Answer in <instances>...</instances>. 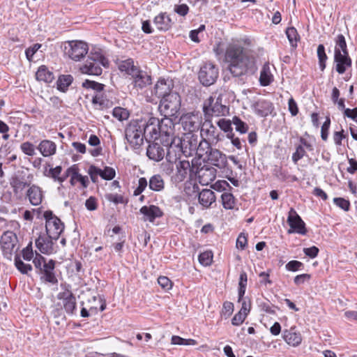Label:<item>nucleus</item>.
Segmentation results:
<instances>
[{
  "instance_id": "57",
  "label": "nucleus",
  "mask_w": 357,
  "mask_h": 357,
  "mask_svg": "<svg viewBox=\"0 0 357 357\" xmlns=\"http://www.w3.org/2000/svg\"><path fill=\"white\" fill-rule=\"evenodd\" d=\"M333 202L337 206H338L340 208H341L344 211H349V206H350L349 201H347L343 198H341V197H337V198H334Z\"/></svg>"
},
{
  "instance_id": "8",
  "label": "nucleus",
  "mask_w": 357,
  "mask_h": 357,
  "mask_svg": "<svg viewBox=\"0 0 357 357\" xmlns=\"http://www.w3.org/2000/svg\"><path fill=\"white\" fill-rule=\"evenodd\" d=\"M100 64L105 67L108 66V60L102 55L96 53L90 56L86 63L80 68L82 73L90 75H100L102 73V68Z\"/></svg>"
},
{
  "instance_id": "3",
  "label": "nucleus",
  "mask_w": 357,
  "mask_h": 357,
  "mask_svg": "<svg viewBox=\"0 0 357 357\" xmlns=\"http://www.w3.org/2000/svg\"><path fill=\"white\" fill-rule=\"evenodd\" d=\"M144 126L143 120H136L130 121L126 128V138L134 149H138L143 144L144 137Z\"/></svg>"
},
{
  "instance_id": "15",
  "label": "nucleus",
  "mask_w": 357,
  "mask_h": 357,
  "mask_svg": "<svg viewBox=\"0 0 357 357\" xmlns=\"http://www.w3.org/2000/svg\"><path fill=\"white\" fill-rule=\"evenodd\" d=\"M287 222L296 232L300 234H306L307 230L304 222L293 208H291L289 211Z\"/></svg>"
},
{
  "instance_id": "43",
  "label": "nucleus",
  "mask_w": 357,
  "mask_h": 357,
  "mask_svg": "<svg viewBox=\"0 0 357 357\" xmlns=\"http://www.w3.org/2000/svg\"><path fill=\"white\" fill-rule=\"evenodd\" d=\"M229 120L221 119L217 122L218 127L226 134L227 137H232L233 129Z\"/></svg>"
},
{
  "instance_id": "42",
  "label": "nucleus",
  "mask_w": 357,
  "mask_h": 357,
  "mask_svg": "<svg viewBox=\"0 0 357 357\" xmlns=\"http://www.w3.org/2000/svg\"><path fill=\"white\" fill-rule=\"evenodd\" d=\"M222 204L225 209H233L235 206V198L229 192H225L221 195Z\"/></svg>"
},
{
  "instance_id": "52",
  "label": "nucleus",
  "mask_w": 357,
  "mask_h": 357,
  "mask_svg": "<svg viewBox=\"0 0 357 357\" xmlns=\"http://www.w3.org/2000/svg\"><path fill=\"white\" fill-rule=\"evenodd\" d=\"M62 168L61 166H57L54 168H51L49 171V176H50L54 181H59L62 183L65 181V178L60 177Z\"/></svg>"
},
{
  "instance_id": "13",
  "label": "nucleus",
  "mask_w": 357,
  "mask_h": 357,
  "mask_svg": "<svg viewBox=\"0 0 357 357\" xmlns=\"http://www.w3.org/2000/svg\"><path fill=\"white\" fill-rule=\"evenodd\" d=\"M143 121L146 122L143 127V132L146 139L158 140L160 137L159 119L151 116Z\"/></svg>"
},
{
  "instance_id": "26",
  "label": "nucleus",
  "mask_w": 357,
  "mask_h": 357,
  "mask_svg": "<svg viewBox=\"0 0 357 357\" xmlns=\"http://www.w3.org/2000/svg\"><path fill=\"white\" fill-rule=\"evenodd\" d=\"M171 93H172V92H171V82L167 83L166 80L162 79L158 80L155 84L153 94L158 98H163V97L167 96V94Z\"/></svg>"
},
{
  "instance_id": "55",
  "label": "nucleus",
  "mask_w": 357,
  "mask_h": 357,
  "mask_svg": "<svg viewBox=\"0 0 357 357\" xmlns=\"http://www.w3.org/2000/svg\"><path fill=\"white\" fill-rule=\"evenodd\" d=\"M158 282L159 285L165 290H169L172 287L171 280L165 276H160L158 278Z\"/></svg>"
},
{
  "instance_id": "51",
  "label": "nucleus",
  "mask_w": 357,
  "mask_h": 357,
  "mask_svg": "<svg viewBox=\"0 0 357 357\" xmlns=\"http://www.w3.org/2000/svg\"><path fill=\"white\" fill-rule=\"evenodd\" d=\"M213 260V253L211 251H206L199 255V263L205 266L211 265Z\"/></svg>"
},
{
  "instance_id": "64",
  "label": "nucleus",
  "mask_w": 357,
  "mask_h": 357,
  "mask_svg": "<svg viewBox=\"0 0 357 357\" xmlns=\"http://www.w3.org/2000/svg\"><path fill=\"white\" fill-rule=\"evenodd\" d=\"M41 47L40 44L36 43L34 44L32 47L28 48L25 51L26 56L29 61H31L34 54L38 50V49Z\"/></svg>"
},
{
  "instance_id": "27",
  "label": "nucleus",
  "mask_w": 357,
  "mask_h": 357,
  "mask_svg": "<svg viewBox=\"0 0 357 357\" xmlns=\"http://www.w3.org/2000/svg\"><path fill=\"white\" fill-rule=\"evenodd\" d=\"M133 77L134 86L137 89H143L151 82V76L146 72L137 70V73L132 76Z\"/></svg>"
},
{
  "instance_id": "34",
  "label": "nucleus",
  "mask_w": 357,
  "mask_h": 357,
  "mask_svg": "<svg viewBox=\"0 0 357 357\" xmlns=\"http://www.w3.org/2000/svg\"><path fill=\"white\" fill-rule=\"evenodd\" d=\"M119 69L121 72H125L131 76L135 75L137 73V70H139L137 67L134 65V61L131 59L121 61L119 64Z\"/></svg>"
},
{
  "instance_id": "62",
  "label": "nucleus",
  "mask_w": 357,
  "mask_h": 357,
  "mask_svg": "<svg viewBox=\"0 0 357 357\" xmlns=\"http://www.w3.org/2000/svg\"><path fill=\"white\" fill-rule=\"evenodd\" d=\"M105 197L108 201L114 202V204H122L124 202L123 197L118 194H107Z\"/></svg>"
},
{
  "instance_id": "2",
  "label": "nucleus",
  "mask_w": 357,
  "mask_h": 357,
  "mask_svg": "<svg viewBox=\"0 0 357 357\" xmlns=\"http://www.w3.org/2000/svg\"><path fill=\"white\" fill-rule=\"evenodd\" d=\"M159 127L160 141L165 147L170 146V148H172L173 145L176 144V142H181L179 137H174V123L172 119L165 116L159 119Z\"/></svg>"
},
{
  "instance_id": "59",
  "label": "nucleus",
  "mask_w": 357,
  "mask_h": 357,
  "mask_svg": "<svg viewBox=\"0 0 357 357\" xmlns=\"http://www.w3.org/2000/svg\"><path fill=\"white\" fill-rule=\"evenodd\" d=\"M246 317H247V315L245 314V313H243V312L239 311L232 318L231 324L234 326H239V325H241L244 321V320L245 319Z\"/></svg>"
},
{
  "instance_id": "24",
  "label": "nucleus",
  "mask_w": 357,
  "mask_h": 357,
  "mask_svg": "<svg viewBox=\"0 0 357 357\" xmlns=\"http://www.w3.org/2000/svg\"><path fill=\"white\" fill-rule=\"evenodd\" d=\"M216 169L213 167H202L198 172L199 181L202 185H208L216 178Z\"/></svg>"
},
{
  "instance_id": "50",
  "label": "nucleus",
  "mask_w": 357,
  "mask_h": 357,
  "mask_svg": "<svg viewBox=\"0 0 357 357\" xmlns=\"http://www.w3.org/2000/svg\"><path fill=\"white\" fill-rule=\"evenodd\" d=\"M112 114L119 121L126 120L129 116L128 112L126 109L119 107H116L113 109Z\"/></svg>"
},
{
  "instance_id": "48",
  "label": "nucleus",
  "mask_w": 357,
  "mask_h": 357,
  "mask_svg": "<svg viewBox=\"0 0 357 357\" xmlns=\"http://www.w3.org/2000/svg\"><path fill=\"white\" fill-rule=\"evenodd\" d=\"M232 123L236 126V130L241 134H244L248 130V125L237 116L233 118Z\"/></svg>"
},
{
  "instance_id": "56",
  "label": "nucleus",
  "mask_w": 357,
  "mask_h": 357,
  "mask_svg": "<svg viewBox=\"0 0 357 357\" xmlns=\"http://www.w3.org/2000/svg\"><path fill=\"white\" fill-rule=\"evenodd\" d=\"M331 124L330 119L326 118V121L323 123L321 128V137L324 141H326L328 139V132Z\"/></svg>"
},
{
  "instance_id": "58",
  "label": "nucleus",
  "mask_w": 357,
  "mask_h": 357,
  "mask_svg": "<svg viewBox=\"0 0 357 357\" xmlns=\"http://www.w3.org/2000/svg\"><path fill=\"white\" fill-rule=\"evenodd\" d=\"M88 173L90 175L92 181L96 182L97 178H98V176L99 175L101 176V169H100L94 165H91L89 168Z\"/></svg>"
},
{
  "instance_id": "63",
  "label": "nucleus",
  "mask_w": 357,
  "mask_h": 357,
  "mask_svg": "<svg viewBox=\"0 0 357 357\" xmlns=\"http://www.w3.org/2000/svg\"><path fill=\"white\" fill-rule=\"evenodd\" d=\"M233 311L234 304L231 302L225 301L223 303L222 313L227 317H229L232 314Z\"/></svg>"
},
{
  "instance_id": "14",
  "label": "nucleus",
  "mask_w": 357,
  "mask_h": 357,
  "mask_svg": "<svg viewBox=\"0 0 357 357\" xmlns=\"http://www.w3.org/2000/svg\"><path fill=\"white\" fill-rule=\"evenodd\" d=\"M200 129L201 136L206 137L205 139H208V140L212 141V143L214 142L217 143L220 140V132L211 121L206 120L202 123Z\"/></svg>"
},
{
  "instance_id": "61",
  "label": "nucleus",
  "mask_w": 357,
  "mask_h": 357,
  "mask_svg": "<svg viewBox=\"0 0 357 357\" xmlns=\"http://www.w3.org/2000/svg\"><path fill=\"white\" fill-rule=\"evenodd\" d=\"M302 266H303V264L301 261L296 260L290 261L286 264V268L289 271H298Z\"/></svg>"
},
{
  "instance_id": "19",
  "label": "nucleus",
  "mask_w": 357,
  "mask_h": 357,
  "mask_svg": "<svg viewBox=\"0 0 357 357\" xmlns=\"http://www.w3.org/2000/svg\"><path fill=\"white\" fill-rule=\"evenodd\" d=\"M139 212L143 215L142 219L144 221H149L151 222H153L155 218L162 215L160 208L155 205L144 206L140 208Z\"/></svg>"
},
{
  "instance_id": "37",
  "label": "nucleus",
  "mask_w": 357,
  "mask_h": 357,
  "mask_svg": "<svg viewBox=\"0 0 357 357\" xmlns=\"http://www.w3.org/2000/svg\"><path fill=\"white\" fill-rule=\"evenodd\" d=\"M149 187L151 190L160 192L165 188V181L160 174L151 176L149 181Z\"/></svg>"
},
{
  "instance_id": "38",
  "label": "nucleus",
  "mask_w": 357,
  "mask_h": 357,
  "mask_svg": "<svg viewBox=\"0 0 357 357\" xmlns=\"http://www.w3.org/2000/svg\"><path fill=\"white\" fill-rule=\"evenodd\" d=\"M259 81L262 86H268L273 81V75L268 63H265L263 66L260 73Z\"/></svg>"
},
{
  "instance_id": "53",
  "label": "nucleus",
  "mask_w": 357,
  "mask_h": 357,
  "mask_svg": "<svg viewBox=\"0 0 357 357\" xmlns=\"http://www.w3.org/2000/svg\"><path fill=\"white\" fill-rule=\"evenodd\" d=\"M20 148L22 151L29 156H33L36 154L34 145L31 142H26L22 143L20 145Z\"/></svg>"
},
{
  "instance_id": "39",
  "label": "nucleus",
  "mask_w": 357,
  "mask_h": 357,
  "mask_svg": "<svg viewBox=\"0 0 357 357\" xmlns=\"http://www.w3.org/2000/svg\"><path fill=\"white\" fill-rule=\"evenodd\" d=\"M177 177L183 181L190 169V164L188 160H181L176 164Z\"/></svg>"
},
{
  "instance_id": "44",
  "label": "nucleus",
  "mask_w": 357,
  "mask_h": 357,
  "mask_svg": "<svg viewBox=\"0 0 357 357\" xmlns=\"http://www.w3.org/2000/svg\"><path fill=\"white\" fill-rule=\"evenodd\" d=\"M317 56L320 70L324 71L326 68V61L328 57L325 52V47L322 44L319 45L317 47Z\"/></svg>"
},
{
  "instance_id": "35",
  "label": "nucleus",
  "mask_w": 357,
  "mask_h": 357,
  "mask_svg": "<svg viewBox=\"0 0 357 357\" xmlns=\"http://www.w3.org/2000/svg\"><path fill=\"white\" fill-rule=\"evenodd\" d=\"M36 77L38 81H42L45 83H50L54 79L53 73L45 66L39 67L36 73Z\"/></svg>"
},
{
  "instance_id": "60",
  "label": "nucleus",
  "mask_w": 357,
  "mask_h": 357,
  "mask_svg": "<svg viewBox=\"0 0 357 357\" xmlns=\"http://www.w3.org/2000/svg\"><path fill=\"white\" fill-rule=\"evenodd\" d=\"M305 153V151L303 146L302 145L298 146L292 155V160L294 163H296L300 159H301L304 156Z\"/></svg>"
},
{
  "instance_id": "33",
  "label": "nucleus",
  "mask_w": 357,
  "mask_h": 357,
  "mask_svg": "<svg viewBox=\"0 0 357 357\" xmlns=\"http://www.w3.org/2000/svg\"><path fill=\"white\" fill-rule=\"evenodd\" d=\"M53 239L46 238L43 236H39L36 240V245L38 249L43 254H49L53 250Z\"/></svg>"
},
{
  "instance_id": "4",
  "label": "nucleus",
  "mask_w": 357,
  "mask_h": 357,
  "mask_svg": "<svg viewBox=\"0 0 357 357\" xmlns=\"http://www.w3.org/2000/svg\"><path fill=\"white\" fill-rule=\"evenodd\" d=\"M33 180V175L29 173L28 171L21 170L16 172L9 181L13 194L20 197L24 189L30 187Z\"/></svg>"
},
{
  "instance_id": "28",
  "label": "nucleus",
  "mask_w": 357,
  "mask_h": 357,
  "mask_svg": "<svg viewBox=\"0 0 357 357\" xmlns=\"http://www.w3.org/2000/svg\"><path fill=\"white\" fill-rule=\"evenodd\" d=\"M154 25L158 30L167 31L172 26L173 22L169 15L165 13H160L154 18Z\"/></svg>"
},
{
  "instance_id": "29",
  "label": "nucleus",
  "mask_w": 357,
  "mask_h": 357,
  "mask_svg": "<svg viewBox=\"0 0 357 357\" xmlns=\"http://www.w3.org/2000/svg\"><path fill=\"white\" fill-rule=\"evenodd\" d=\"M199 202L205 208H208L215 202L216 197L214 192L209 189H204L199 193Z\"/></svg>"
},
{
  "instance_id": "25",
  "label": "nucleus",
  "mask_w": 357,
  "mask_h": 357,
  "mask_svg": "<svg viewBox=\"0 0 357 357\" xmlns=\"http://www.w3.org/2000/svg\"><path fill=\"white\" fill-rule=\"evenodd\" d=\"M59 298L63 299V307L66 312L73 314L76 308V298L73 294L70 291L63 292L59 294Z\"/></svg>"
},
{
  "instance_id": "6",
  "label": "nucleus",
  "mask_w": 357,
  "mask_h": 357,
  "mask_svg": "<svg viewBox=\"0 0 357 357\" xmlns=\"http://www.w3.org/2000/svg\"><path fill=\"white\" fill-rule=\"evenodd\" d=\"M43 216L46 222L45 229L48 238L57 240L64 229L63 224L51 211H46Z\"/></svg>"
},
{
  "instance_id": "46",
  "label": "nucleus",
  "mask_w": 357,
  "mask_h": 357,
  "mask_svg": "<svg viewBox=\"0 0 357 357\" xmlns=\"http://www.w3.org/2000/svg\"><path fill=\"white\" fill-rule=\"evenodd\" d=\"M15 265L17 270L22 274L27 273L32 269L31 266L28 264H24L19 256H16L15 258Z\"/></svg>"
},
{
  "instance_id": "36",
  "label": "nucleus",
  "mask_w": 357,
  "mask_h": 357,
  "mask_svg": "<svg viewBox=\"0 0 357 357\" xmlns=\"http://www.w3.org/2000/svg\"><path fill=\"white\" fill-rule=\"evenodd\" d=\"M211 149V144L206 139H202L198 142L197 149L195 153L199 158H203L205 160L206 155L208 154Z\"/></svg>"
},
{
  "instance_id": "32",
  "label": "nucleus",
  "mask_w": 357,
  "mask_h": 357,
  "mask_svg": "<svg viewBox=\"0 0 357 357\" xmlns=\"http://www.w3.org/2000/svg\"><path fill=\"white\" fill-rule=\"evenodd\" d=\"M92 104L95 109L102 110L112 106V102L107 100L102 94L97 93L93 96Z\"/></svg>"
},
{
  "instance_id": "11",
  "label": "nucleus",
  "mask_w": 357,
  "mask_h": 357,
  "mask_svg": "<svg viewBox=\"0 0 357 357\" xmlns=\"http://www.w3.org/2000/svg\"><path fill=\"white\" fill-rule=\"evenodd\" d=\"M183 129L188 132L197 131L202 125V117L198 113H188L181 118Z\"/></svg>"
},
{
  "instance_id": "16",
  "label": "nucleus",
  "mask_w": 357,
  "mask_h": 357,
  "mask_svg": "<svg viewBox=\"0 0 357 357\" xmlns=\"http://www.w3.org/2000/svg\"><path fill=\"white\" fill-rule=\"evenodd\" d=\"M198 142L197 136L191 135L190 137H187L186 139H181V142H176L174 144L179 146L183 153L191 154L192 152H196Z\"/></svg>"
},
{
  "instance_id": "10",
  "label": "nucleus",
  "mask_w": 357,
  "mask_h": 357,
  "mask_svg": "<svg viewBox=\"0 0 357 357\" xmlns=\"http://www.w3.org/2000/svg\"><path fill=\"white\" fill-rule=\"evenodd\" d=\"M17 242V236L13 231H6L2 234L0 245L4 257L8 259H11Z\"/></svg>"
},
{
  "instance_id": "41",
  "label": "nucleus",
  "mask_w": 357,
  "mask_h": 357,
  "mask_svg": "<svg viewBox=\"0 0 357 357\" xmlns=\"http://www.w3.org/2000/svg\"><path fill=\"white\" fill-rule=\"evenodd\" d=\"M335 46L334 54L337 53H349L347 48V43L345 40V38L342 34H338L335 39Z\"/></svg>"
},
{
  "instance_id": "12",
  "label": "nucleus",
  "mask_w": 357,
  "mask_h": 357,
  "mask_svg": "<svg viewBox=\"0 0 357 357\" xmlns=\"http://www.w3.org/2000/svg\"><path fill=\"white\" fill-rule=\"evenodd\" d=\"M88 51V45L83 41L73 40L68 43L67 54L69 57L74 61H79L86 56Z\"/></svg>"
},
{
  "instance_id": "18",
  "label": "nucleus",
  "mask_w": 357,
  "mask_h": 357,
  "mask_svg": "<svg viewBox=\"0 0 357 357\" xmlns=\"http://www.w3.org/2000/svg\"><path fill=\"white\" fill-rule=\"evenodd\" d=\"M163 146H161L158 142L149 144L146 150L149 158L155 162L162 160L165 154V149Z\"/></svg>"
},
{
  "instance_id": "7",
  "label": "nucleus",
  "mask_w": 357,
  "mask_h": 357,
  "mask_svg": "<svg viewBox=\"0 0 357 357\" xmlns=\"http://www.w3.org/2000/svg\"><path fill=\"white\" fill-rule=\"evenodd\" d=\"M181 107V98L177 93L167 94L161 99L159 109L165 116H172L177 114Z\"/></svg>"
},
{
  "instance_id": "54",
  "label": "nucleus",
  "mask_w": 357,
  "mask_h": 357,
  "mask_svg": "<svg viewBox=\"0 0 357 357\" xmlns=\"http://www.w3.org/2000/svg\"><path fill=\"white\" fill-rule=\"evenodd\" d=\"M115 170L110 167H106L103 170L101 169V177L105 180H112L115 177Z\"/></svg>"
},
{
  "instance_id": "40",
  "label": "nucleus",
  "mask_w": 357,
  "mask_h": 357,
  "mask_svg": "<svg viewBox=\"0 0 357 357\" xmlns=\"http://www.w3.org/2000/svg\"><path fill=\"white\" fill-rule=\"evenodd\" d=\"M73 80V78L70 75H61L56 82L58 90L65 92L68 89V87L72 84Z\"/></svg>"
},
{
  "instance_id": "30",
  "label": "nucleus",
  "mask_w": 357,
  "mask_h": 357,
  "mask_svg": "<svg viewBox=\"0 0 357 357\" xmlns=\"http://www.w3.org/2000/svg\"><path fill=\"white\" fill-rule=\"evenodd\" d=\"M38 149L43 156L50 157L55 154L56 146L54 142L50 140L44 139L38 144Z\"/></svg>"
},
{
  "instance_id": "31",
  "label": "nucleus",
  "mask_w": 357,
  "mask_h": 357,
  "mask_svg": "<svg viewBox=\"0 0 357 357\" xmlns=\"http://www.w3.org/2000/svg\"><path fill=\"white\" fill-rule=\"evenodd\" d=\"M283 337L288 344L294 347L299 345L302 341L301 334L296 333L294 328H292L290 330H285L284 331Z\"/></svg>"
},
{
  "instance_id": "45",
  "label": "nucleus",
  "mask_w": 357,
  "mask_h": 357,
  "mask_svg": "<svg viewBox=\"0 0 357 357\" xmlns=\"http://www.w3.org/2000/svg\"><path fill=\"white\" fill-rule=\"evenodd\" d=\"M286 34L291 45L293 47H296L299 39V36L296 29L294 27H289L286 30Z\"/></svg>"
},
{
  "instance_id": "9",
  "label": "nucleus",
  "mask_w": 357,
  "mask_h": 357,
  "mask_svg": "<svg viewBox=\"0 0 357 357\" xmlns=\"http://www.w3.org/2000/svg\"><path fill=\"white\" fill-rule=\"evenodd\" d=\"M218 73V68L216 66L211 63H205L201 67L198 77L204 86H211L216 81Z\"/></svg>"
},
{
  "instance_id": "20",
  "label": "nucleus",
  "mask_w": 357,
  "mask_h": 357,
  "mask_svg": "<svg viewBox=\"0 0 357 357\" xmlns=\"http://www.w3.org/2000/svg\"><path fill=\"white\" fill-rule=\"evenodd\" d=\"M255 112L260 116L265 117L272 114L274 107L271 101L259 100L253 105Z\"/></svg>"
},
{
  "instance_id": "23",
  "label": "nucleus",
  "mask_w": 357,
  "mask_h": 357,
  "mask_svg": "<svg viewBox=\"0 0 357 357\" xmlns=\"http://www.w3.org/2000/svg\"><path fill=\"white\" fill-rule=\"evenodd\" d=\"M26 197L32 205L38 206L43 198V191L39 186L31 185L26 191Z\"/></svg>"
},
{
  "instance_id": "21",
  "label": "nucleus",
  "mask_w": 357,
  "mask_h": 357,
  "mask_svg": "<svg viewBox=\"0 0 357 357\" xmlns=\"http://www.w3.org/2000/svg\"><path fill=\"white\" fill-rule=\"evenodd\" d=\"M206 160L211 165L219 168L223 167L226 163L225 155L218 149L213 148L206 155Z\"/></svg>"
},
{
  "instance_id": "1",
  "label": "nucleus",
  "mask_w": 357,
  "mask_h": 357,
  "mask_svg": "<svg viewBox=\"0 0 357 357\" xmlns=\"http://www.w3.org/2000/svg\"><path fill=\"white\" fill-rule=\"evenodd\" d=\"M225 61L228 63L229 70L235 77L246 74L254 63L246 50L236 43H229L227 45Z\"/></svg>"
},
{
  "instance_id": "47",
  "label": "nucleus",
  "mask_w": 357,
  "mask_h": 357,
  "mask_svg": "<svg viewBox=\"0 0 357 357\" xmlns=\"http://www.w3.org/2000/svg\"><path fill=\"white\" fill-rule=\"evenodd\" d=\"M172 344L176 345H195L196 341L192 339H184L177 335H173L171 340Z\"/></svg>"
},
{
  "instance_id": "5",
  "label": "nucleus",
  "mask_w": 357,
  "mask_h": 357,
  "mask_svg": "<svg viewBox=\"0 0 357 357\" xmlns=\"http://www.w3.org/2000/svg\"><path fill=\"white\" fill-rule=\"evenodd\" d=\"M203 111L206 116H220L227 115L229 108L222 104L220 96H211L204 101Z\"/></svg>"
},
{
  "instance_id": "22",
  "label": "nucleus",
  "mask_w": 357,
  "mask_h": 357,
  "mask_svg": "<svg viewBox=\"0 0 357 357\" xmlns=\"http://www.w3.org/2000/svg\"><path fill=\"white\" fill-rule=\"evenodd\" d=\"M54 266L55 262L52 259L50 260L47 263H45L43 264L42 271H40L43 274V275L41 277V280L53 284H56L58 280L54 273Z\"/></svg>"
},
{
  "instance_id": "17",
  "label": "nucleus",
  "mask_w": 357,
  "mask_h": 357,
  "mask_svg": "<svg viewBox=\"0 0 357 357\" xmlns=\"http://www.w3.org/2000/svg\"><path fill=\"white\" fill-rule=\"evenodd\" d=\"M334 61L336 63L335 70L339 74L344 73L347 68L351 66V59L349 53L334 54Z\"/></svg>"
},
{
  "instance_id": "49",
  "label": "nucleus",
  "mask_w": 357,
  "mask_h": 357,
  "mask_svg": "<svg viewBox=\"0 0 357 357\" xmlns=\"http://www.w3.org/2000/svg\"><path fill=\"white\" fill-rule=\"evenodd\" d=\"M82 86L86 89H92L97 93H99L103 90L104 84L90 80H85L82 83Z\"/></svg>"
}]
</instances>
